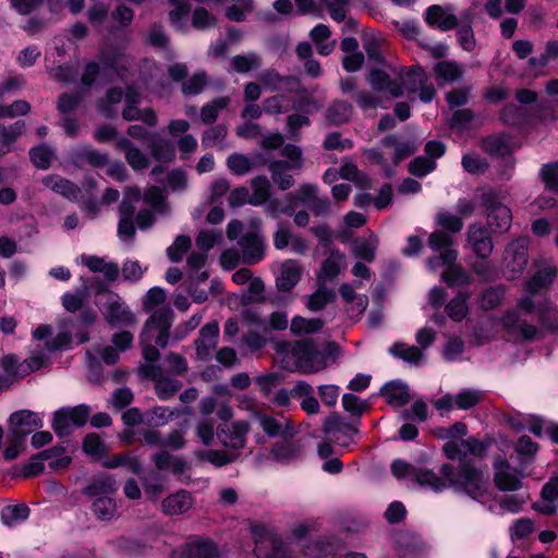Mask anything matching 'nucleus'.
Here are the masks:
<instances>
[{"label": "nucleus", "mask_w": 558, "mask_h": 558, "mask_svg": "<svg viewBox=\"0 0 558 558\" xmlns=\"http://www.w3.org/2000/svg\"><path fill=\"white\" fill-rule=\"evenodd\" d=\"M520 311L536 313L545 328L558 332V311L554 304L547 299L535 303L533 296L525 295L519 299L518 310L507 311L499 319L504 330L515 341H532L538 335L537 327L527 323Z\"/></svg>", "instance_id": "f257e3e1"}, {"label": "nucleus", "mask_w": 558, "mask_h": 558, "mask_svg": "<svg viewBox=\"0 0 558 558\" xmlns=\"http://www.w3.org/2000/svg\"><path fill=\"white\" fill-rule=\"evenodd\" d=\"M276 353L284 369L302 374L320 372L335 361L330 353L319 351L311 339L294 343L279 342L276 344Z\"/></svg>", "instance_id": "f03ea898"}, {"label": "nucleus", "mask_w": 558, "mask_h": 558, "mask_svg": "<svg viewBox=\"0 0 558 558\" xmlns=\"http://www.w3.org/2000/svg\"><path fill=\"white\" fill-rule=\"evenodd\" d=\"M428 245L434 252H440L438 256L427 260L429 269L435 270L439 266H446L441 279L450 287L463 286L469 282V276L458 265V252L452 248V236L444 231H435L429 235Z\"/></svg>", "instance_id": "7ed1b4c3"}, {"label": "nucleus", "mask_w": 558, "mask_h": 558, "mask_svg": "<svg viewBox=\"0 0 558 558\" xmlns=\"http://www.w3.org/2000/svg\"><path fill=\"white\" fill-rule=\"evenodd\" d=\"M440 474L447 480L448 485L457 492L465 493L474 500L485 498L488 482L483 473L470 463L463 464L457 473L450 464L440 468Z\"/></svg>", "instance_id": "20e7f679"}, {"label": "nucleus", "mask_w": 558, "mask_h": 558, "mask_svg": "<svg viewBox=\"0 0 558 558\" xmlns=\"http://www.w3.org/2000/svg\"><path fill=\"white\" fill-rule=\"evenodd\" d=\"M480 201L481 206L485 208L488 226L499 232L508 231L511 226L512 214L502 204L499 195L494 190H484L480 195Z\"/></svg>", "instance_id": "39448f33"}, {"label": "nucleus", "mask_w": 558, "mask_h": 558, "mask_svg": "<svg viewBox=\"0 0 558 558\" xmlns=\"http://www.w3.org/2000/svg\"><path fill=\"white\" fill-rule=\"evenodd\" d=\"M172 318L173 311L169 306L155 311L145 323L141 341L155 342L165 348L168 344Z\"/></svg>", "instance_id": "423d86ee"}, {"label": "nucleus", "mask_w": 558, "mask_h": 558, "mask_svg": "<svg viewBox=\"0 0 558 558\" xmlns=\"http://www.w3.org/2000/svg\"><path fill=\"white\" fill-rule=\"evenodd\" d=\"M90 414V410L85 404L76 407L61 408L53 413L52 428L57 436L66 437L72 432L83 426Z\"/></svg>", "instance_id": "0eeeda50"}, {"label": "nucleus", "mask_w": 558, "mask_h": 558, "mask_svg": "<svg viewBox=\"0 0 558 558\" xmlns=\"http://www.w3.org/2000/svg\"><path fill=\"white\" fill-rule=\"evenodd\" d=\"M105 303L102 305V315L106 322L111 326L129 327L135 325L136 319L132 311L122 301L118 293L107 291L105 293Z\"/></svg>", "instance_id": "6e6552de"}, {"label": "nucleus", "mask_w": 558, "mask_h": 558, "mask_svg": "<svg viewBox=\"0 0 558 558\" xmlns=\"http://www.w3.org/2000/svg\"><path fill=\"white\" fill-rule=\"evenodd\" d=\"M527 244L529 240L521 238L507 246L504 258V276L506 279L513 280L525 269L529 260Z\"/></svg>", "instance_id": "1a4fd4ad"}, {"label": "nucleus", "mask_w": 558, "mask_h": 558, "mask_svg": "<svg viewBox=\"0 0 558 558\" xmlns=\"http://www.w3.org/2000/svg\"><path fill=\"white\" fill-rule=\"evenodd\" d=\"M360 421L345 422L339 414L331 413L324 421L323 430L330 440L340 447H349L353 438L359 434Z\"/></svg>", "instance_id": "9d476101"}, {"label": "nucleus", "mask_w": 558, "mask_h": 558, "mask_svg": "<svg viewBox=\"0 0 558 558\" xmlns=\"http://www.w3.org/2000/svg\"><path fill=\"white\" fill-rule=\"evenodd\" d=\"M10 433L16 441L43 427L41 416L29 410H20L10 415Z\"/></svg>", "instance_id": "9b49d317"}, {"label": "nucleus", "mask_w": 558, "mask_h": 558, "mask_svg": "<svg viewBox=\"0 0 558 558\" xmlns=\"http://www.w3.org/2000/svg\"><path fill=\"white\" fill-rule=\"evenodd\" d=\"M248 430L247 421H235L220 425L217 429V437L223 447L238 450L245 447Z\"/></svg>", "instance_id": "f8f14e48"}, {"label": "nucleus", "mask_w": 558, "mask_h": 558, "mask_svg": "<svg viewBox=\"0 0 558 558\" xmlns=\"http://www.w3.org/2000/svg\"><path fill=\"white\" fill-rule=\"evenodd\" d=\"M392 66H389L390 73L381 69H372L367 75L369 86L376 92H383L391 97L403 95L402 84L393 75Z\"/></svg>", "instance_id": "ddd939ff"}, {"label": "nucleus", "mask_w": 558, "mask_h": 558, "mask_svg": "<svg viewBox=\"0 0 558 558\" xmlns=\"http://www.w3.org/2000/svg\"><path fill=\"white\" fill-rule=\"evenodd\" d=\"M454 9L452 5H430L425 13L426 23L435 28L442 32L456 28L458 25L459 15L453 13Z\"/></svg>", "instance_id": "4468645a"}, {"label": "nucleus", "mask_w": 558, "mask_h": 558, "mask_svg": "<svg viewBox=\"0 0 558 558\" xmlns=\"http://www.w3.org/2000/svg\"><path fill=\"white\" fill-rule=\"evenodd\" d=\"M468 242L478 258L487 259L494 248L488 230L481 223H472L468 228Z\"/></svg>", "instance_id": "2eb2a0df"}, {"label": "nucleus", "mask_w": 558, "mask_h": 558, "mask_svg": "<svg viewBox=\"0 0 558 558\" xmlns=\"http://www.w3.org/2000/svg\"><path fill=\"white\" fill-rule=\"evenodd\" d=\"M239 246L242 250L243 262L248 265H254L264 258V241L262 235L256 230L245 232L239 239Z\"/></svg>", "instance_id": "dca6fc26"}, {"label": "nucleus", "mask_w": 558, "mask_h": 558, "mask_svg": "<svg viewBox=\"0 0 558 558\" xmlns=\"http://www.w3.org/2000/svg\"><path fill=\"white\" fill-rule=\"evenodd\" d=\"M218 546L207 537L191 536L181 548V558H217Z\"/></svg>", "instance_id": "f3484780"}, {"label": "nucleus", "mask_w": 558, "mask_h": 558, "mask_svg": "<svg viewBox=\"0 0 558 558\" xmlns=\"http://www.w3.org/2000/svg\"><path fill=\"white\" fill-rule=\"evenodd\" d=\"M219 336V325L217 322L207 323L199 330L198 338L195 340L197 359L208 361L217 345Z\"/></svg>", "instance_id": "a211bd4d"}, {"label": "nucleus", "mask_w": 558, "mask_h": 558, "mask_svg": "<svg viewBox=\"0 0 558 558\" xmlns=\"http://www.w3.org/2000/svg\"><path fill=\"white\" fill-rule=\"evenodd\" d=\"M495 468V484L500 490H517L521 487L520 472L510 466V464L502 458L496 459L494 462Z\"/></svg>", "instance_id": "6ab92c4d"}, {"label": "nucleus", "mask_w": 558, "mask_h": 558, "mask_svg": "<svg viewBox=\"0 0 558 558\" xmlns=\"http://www.w3.org/2000/svg\"><path fill=\"white\" fill-rule=\"evenodd\" d=\"M99 58L105 69L111 70L116 76L122 80L126 77L130 58L122 48L106 47L100 51Z\"/></svg>", "instance_id": "aec40b11"}, {"label": "nucleus", "mask_w": 558, "mask_h": 558, "mask_svg": "<svg viewBox=\"0 0 558 558\" xmlns=\"http://www.w3.org/2000/svg\"><path fill=\"white\" fill-rule=\"evenodd\" d=\"M242 317L247 323V325L255 326L264 330H267L268 328L274 330H284L289 323L287 314L280 311L274 312L270 315L268 323L264 317L254 311L244 312Z\"/></svg>", "instance_id": "412c9836"}, {"label": "nucleus", "mask_w": 558, "mask_h": 558, "mask_svg": "<svg viewBox=\"0 0 558 558\" xmlns=\"http://www.w3.org/2000/svg\"><path fill=\"white\" fill-rule=\"evenodd\" d=\"M193 505V495L185 489H180L162 500V511L167 515H179L187 512Z\"/></svg>", "instance_id": "4be33fe9"}, {"label": "nucleus", "mask_w": 558, "mask_h": 558, "mask_svg": "<svg viewBox=\"0 0 558 558\" xmlns=\"http://www.w3.org/2000/svg\"><path fill=\"white\" fill-rule=\"evenodd\" d=\"M395 76L402 84L403 92L416 93L422 84L427 81L426 72L421 66H413L407 70L404 66H396L392 69Z\"/></svg>", "instance_id": "5701e85b"}, {"label": "nucleus", "mask_w": 558, "mask_h": 558, "mask_svg": "<svg viewBox=\"0 0 558 558\" xmlns=\"http://www.w3.org/2000/svg\"><path fill=\"white\" fill-rule=\"evenodd\" d=\"M302 274L301 265L295 259H287L280 266L279 275L276 278L277 288L280 291H291L300 281Z\"/></svg>", "instance_id": "b1692460"}, {"label": "nucleus", "mask_w": 558, "mask_h": 558, "mask_svg": "<svg viewBox=\"0 0 558 558\" xmlns=\"http://www.w3.org/2000/svg\"><path fill=\"white\" fill-rule=\"evenodd\" d=\"M381 146L386 149L393 148V154L391 156V165L393 167L416 151V146L413 142L399 141L396 134L385 136L381 140Z\"/></svg>", "instance_id": "393cba45"}, {"label": "nucleus", "mask_w": 558, "mask_h": 558, "mask_svg": "<svg viewBox=\"0 0 558 558\" xmlns=\"http://www.w3.org/2000/svg\"><path fill=\"white\" fill-rule=\"evenodd\" d=\"M474 13L472 10L460 12L457 28V36L461 47L472 51L475 47V37L472 29Z\"/></svg>", "instance_id": "a878e982"}, {"label": "nucleus", "mask_w": 558, "mask_h": 558, "mask_svg": "<svg viewBox=\"0 0 558 558\" xmlns=\"http://www.w3.org/2000/svg\"><path fill=\"white\" fill-rule=\"evenodd\" d=\"M43 184L53 192L64 196L70 201L77 199L81 195V189L68 179L58 174H50L43 179Z\"/></svg>", "instance_id": "bb28decb"}, {"label": "nucleus", "mask_w": 558, "mask_h": 558, "mask_svg": "<svg viewBox=\"0 0 558 558\" xmlns=\"http://www.w3.org/2000/svg\"><path fill=\"white\" fill-rule=\"evenodd\" d=\"M464 72L465 66L453 60L439 61L434 66L435 78L439 85L459 81Z\"/></svg>", "instance_id": "cd10ccee"}, {"label": "nucleus", "mask_w": 558, "mask_h": 558, "mask_svg": "<svg viewBox=\"0 0 558 558\" xmlns=\"http://www.w3.org/2000/svg\"><path fill=\"white\" fill-rule=\"evenodd\" d=\"M31 514V509L26 504H13L4 506L0 511L1 523L10 529L24 523Z\"/></svg>", "instance_id": "c85d7f7f"}, {"label": "nucleus", "mask_w": 558, "mask_h": 558, "mask_svg": "<svg viewBox=\"0 0 558 558\" xmlns=\"http://www.w3.org/2000/svg\"><path fill=\"white\" fill-rule=\"evenodd\" d=\"M388 404L402 407L410 401V392L407 384L400 380L387 383L380 390Z\"/></svg>", "instance_id": "c756f323"}, {"label": "nucleus", "mask_w": 558, "mask_h": 558, "mask_svg": "<svg viewBox=\"0 0 558 558\" xmlns=\"http://www.w3.org/2000/svg\"><path fill=\"white\" fill-rule=\"evenodd\" d=\"M147 146L153 158L157 161L169 162L175 157V148L173 144L156 133L149 135V143Z\"/></svg>", "instance_id": "7c9ffc66"}, {"label": "nucleus", "mask_w": 558, "mask_h": 558, "mask_svg": "<svg viewBox=\"0 0 558 558\" xmlns=\"http://www.w3.org/2000/svg\"><path fill=\"white\" fill-rule=\"evenodd\" d=\"M268 170L274 183L282 191L289 190L293 184V177L289 173L296 170L288 165L287 160H274L269 163Z\"/></svg>", "instance_id": "2f4dec72"}, {"label": "nucleus", "mask_w": 558, "mask_h": 558, "mask_svg": "<svg viewBox=\"0 0 558 558\" xmlns=\"http://www.w3.org/2000/svg\"><path fill=\"white\" fill-rule=\"evenodd\" d=\"M258 80L269 90H287L292 92L291 84L296 80L293 76H282L274 69H268L259 74Z\"/></svg>", "instance_id": "473e14b6"}, {"label": "nucleus", "mask_w": 558, "mask_h": 558, "mask_svg": "<svg viewBox=\"0 0 558 558\" xmlns=\"http://www.w3.org/2000/svg\"><path fill=\"white\" fill-rule=\"evenodd\" d=\"M330 35L331 32L325 24H318L311 31V38L322 56L330 54L336 47V40H329Z\"/></svg>", "instance_id": "72a5a7b5"}, {"label": "nucleus", "mask_w": 558, "mask_h": 558, "mask_svg": "<svg viewBox=\"0 0 558 558\" xmlns=\"http://www.w3.org/2000/svg\"><path fill=\"white\" fill-rule=\"evenodd\" d=\"M353 113V107L345 100H335L326 110V119L332 125L347 123Z\"/></svg>", "instance_id": "f704fd0d"}, {"label": "nucleus", "mask_w": 558, "mask_h": 558, "mask_svg": "<svg viewBox=\"0 0 558 558\" xmlns=\"http://www.w3.org/2000/svg\"><path fill=\"white\" fill-rule=\"evenodd\" d=\"M117 489L116 478L109 474H101L95 477L89 485L83 488V494L95 497L114 493Z\"/></svg>", "instance_id": "c9c22d12"}, {"label": "nucleus", "mask_w": 558, "mask_h": 558, "mask_svg": "<svg viewBox=\"0 0 558 558\" xmlns=\"http://www.w3.org/2000/svg\"><path fill=\"white\" fill-rule=\"evenodd\" d=\"M344 265V254L340 251H331L322 265L320 272L318 274V280L325 281L336 278Z\"/></svg>", "instance_id": "e433bc0d"}, {"label": "nucleus", "mask_w": 558, "mask_h": 558, "mask_svg": "<svg viewBox=\"0 0 558 558\" xmlns=\"http://www.w3.org/2000/svg\"><path fill=\"white\" fill-rule=\"evenodd\" d=\"M389 353L409 364L417 365L424 357L423 351L415 345L397 342L389 348Z\"/></svg>", "instance_id": "4c0bfd02"}, {"label": "nucleus", "mask_w": 558, "mask_h": 558, "mask_svg": "<svg viewBox=\"0 0 558 558\" xmlns=\"http://www.w3.org/2000/svg\"><path fill=\"white\" fill-rule=\"evenodd\" d=\"M556 276L554 268H544L538 270L529 281L525 283V290L531 294L530 296L547 289Z\"/></svg>", "instance_id": "58836bf2"}, {"label": "nucleus", "mask_w": 558, "mask_h": 558, "mask_svg": "<svg viewBox=\"0 0 558 558\" xmlns=\"http://www.w3.org/2000/svg\"><path fill=\"white\" fill-rule=\"evenodd\" d=\"M378 243V238L374 233H371L367 238L357 239L354 242L353 253L355 257L371 263L375 259Z\"/></svg>", "instance_id": "ea45409f"}, {"label": "nucleus", "mask_w": 558, "mask_h": 558, "mask_svg": "<svg viewBox=\"0 0 558 558\" xmlns=\"http://www.w3.org/2000/svg\"><path fill=\"white\" fill-rule=\"evenodd\" d=\"M324 327L320 318H304L295 316L291 320L290 330L294 336H302L319 331Z\"/></svg>", "instance_id": "a19ab883"}, {"label": "nucleus", "mask_w": 558, "mask_h": 558, "mask_svg": "<svg viewBox=\"0 0 558 558\" xmlns=\"http://www.w3.org/2000/svg\"><path fill=\"white\" fill-rule=\"evenodd\" d=\"M122 98L123 93L121 88L114 87L109 89L106 98L99 100L97 104L98 112L107 119L116 117L117 110L113 108V106L120 104Z\"/></svg>", "instance_id": "79ce46f5"}, {"label": "nucleus", "mask_w": 558, "mask_h": 558, "mask_svg": "<svg viewBox=\"0 0 558 558\" xmlns=\"http://www.w3.org/2000/svg\"><path fill=\"white\" fill-rule=\"evenodd\" d=\"M257 161L251 159L250 157L234 153L230 155L227 159V166L230 171L236 175H244L248 173L253 168L259 166Z\"/></svg>", "instance_id": "37998d69"}, {"label": "nucleus", "mask_w": 558, "mask_h": 558, "mask_svg": "<svg viewBox=\"0 0 558 558\" xmlns=\"http://www.w3.org/2000/svg\"><path fill=\"white\" fill-rule=\"evenodd\" d=\"M230 104L228 96L217 97L204 105L201 109V119L205 124H211L218 118L219 112Z\"/></svg>", "instance_id": "c03bdc74"}, {"label": "nucleus", "mask_w": 558, "mask_h": 558, "mask_svg": "<svg viewBox=\"0 0 558 558\" xmlns=\"http://www.w3.org/2000/svg\"><path fill=\"white\" fill-rule=\"evenodd\" d=\"M469 293L460 292L446 306L447 315L454 322H461L469 313L468 299Z\"/></svg>", "instance_id": "a18cd8bd"}, {"label": "nucleus", "mask_w": 558, "mask_h": 558, "mask_svg": "<svg viewBox=\"0 0 558 558\" xmlns=\"http://www.w3.org/2000/svg\"><path fill=\"white\" fill-rule=\"evenodd\" d=\"M416 482L420 486L433 492H441L447 487V480L439 477L435 472L429 470H421L416 473Z\"/></svg>", "instance_id": "49530a36"}, {"label": "nucleus", "mask_w": 558, "mask_h": 558, "mask_svg": "<svg viewBox=\"0 0 558 558\" xmlns=\"http://www.w3.org/2000/svg\"><path fill=\"white\" fill-rule=\"evenodd\" d=\"M253 193L248 199V203L252 205H262L264 204L270 193V183L268 179L264 175L256 177L251 182Z\"/></svg>", "instance_id": "de8ad7c7"}, {"label": "nucleus", "mask_w": 558, "mask_h": 558, "mask_svg": "<svg viewBox=\"0 0 558 558\" xmlns=\"http://www.w3.org/2000/svg\"><path fill=\"white\" fill-rule=\"evenodd\" d=\"M232 69L238 73H246L251 70L260 68V57L255 52L238 54L231 59Z\"/></svg>", "instance_id": "09e8293b"}, {"label": "nucleus", "mask_w": 558, "mask_h": 558, "mask_svg": "<svg viewBox=\"0 0 558 558\" xmlns=\"http://www.w3.org/2000/svg\"><path fill=\"white\" fill-rule=\"evenodd\" d=\"M456 408L459 410H469L483 401L485 393L478 389H464L454 395Z\"/></svg>", "instance_id": "8fccbe9b"}, {"label": "nucleus", "mask_w": 558, "mask_h": 558, "mask_svg": "<svg viewBox=\"0 0 558 558\" xmlns=\"http://www.w3.org/2000/svg\"><path fill=\"white\" fill-rule=\"evenodd\" d=\"M196 457L199 460L207 461L215 466H223L230 462H233L236 458L234 453H228L222 450H202L196 452Z\"/></svg>", "instance_id": "3c124183"}, {"label": "nucleus", "mask_w": 558, "mask_h": 558, "mask_svg": "<svg viewBox=\"0 0 558 558\" xmlns=\"http://www.w3.org/2000/svg\"><path fill=\"white\" fill-rule=\"evenodd\" d=\"M506 290L504 286H497L486 289L482 293L481 307L485 311L499 306L505 298Z\"/></svg>", "instance_id": "603ef678"}, {"label": "nucleus", "mask_w": 558, "mask_h": 558, "mask_svg": "<svg viewBox=\"0 0 558 558\" xmlns=\"http://www.w3.org/2000/svg\"><path fill=\"white\" fill-rule=\"evenodd\" d=\"M140 104V94L135 88L129 86L125 94V108L122 117L126 121L138 120L141 111L136 106Z\"/></svg>", "instance_id": "864d4df0"}, {"label": "nucleus", "mask_w": 558, "mask_h": 558, "mask_svg": "<svg viewBox=\"0 0 558 558\" xmlns=\"http://www.w3.org/2000/svg\"><path fill=\"white\" fill-rule=\"evenodd\" d=\"M174 412L167 407H155L145 414V423L149 426L160 427L166 425L172 417Z\"/></svg>", "instance_id": "5fc2aeb1"}, {"label": "nucleus", "mask_w": 558, "mask_h": 558, "mask_svg": "<svg viewBox=\"0 0 558 558\" xmlns=\"http://www.w3.org/2000/svg\"><path fill=\"white\" fill-rule=\"evenodd\" d=\"M360 287H361L360 282L355 283L354 286L349 284V283H343L339 288V293H340L341 298L345 301V303L356 302L359 312H363L368 304V299L366 295H356L355 294L354 289L360 288Z\"/></svg>", "instance_id": "6e6d98bb"}, {"label": "nucleus", "mask_w": 558, "mask_h": 558, "mask_svg": "<svg viewBox=\"0 0 558 558\" xmlns=\"http://www.w3.org/2000/svg\"><path fill=\"white\" fill-rule=\"evenodd\" d=\"M400 418L403 421L413 420L423 423L428 418V408L422 399L415 400L409 409L400 413Z\"/></svg>", "instance_id": "4d7b16f0"}, {"label": "nucleus", "mask_w": 558, "mask_h": 558, "mask_svg": "<svg viewBox=\"0 0 558 558\" xmlns=\"http://www.w3.org/2000/svg\"><path fill=\"white\" fill-rule=\"evenodd\" d=\"M77 159L86 160L92 167H104L108 162V155L90 146H84L76 151Z\"/></svg>", "instance_id": "13d9d810"}, {"label": "nucleus", "mask_w": 558, "mask_h": 558, "mask_svg": "<svg viewBox=\"0 0 558 558\" xmlns=\"http://www.w3.org/2000/svg\"><path fill=\"white\" fill-rule=\"evenodd\" d=\"M258 422L263 428V430L271 437L278 435L287 436V433L283 432V426L288 425V422L284 418H276L266 414L258 415Z\"/></svg>", "instance_id": "bf43d9fd"}, {"label": "nucleus", "mask_w": 558, "mask_h": 558, "mask_svg": "<svg viewBox=\"0 0 558 558\" xmlns=\"http://www.w3.org/2000/svg\"><path fill=\"white\" fill-rule=\"evenodd\" d=\"M116 510L114 501L108 497H99L93 504L95 515L102 521L111 520L116 514Z\"/></svg>", "instance_id": "052dcab7"}, {"label": "nucleus", "mask_w": 558, "mask_h": 558, "mask_svg": "<svg viewBox=\"0 0 558 558\" xmlns=\"http://www.w3.org/2000/svg\"><path fill=\"white\" fill-rule=\"evenodd\" d=\"M29 156L35 167L39 169H48L53 156V151L48 145L41 144L39 146L33 147L29 151Z\"/></svg>", "instance_id": "680f3d73"}, {"label": "nucleus", "mask_w": 558, "mask_h": 558, "mask_svg": "<svg viewBox=\"0 0 558 558\" xmlns=\"http://www.w3.org/2000/svg\"><path fill=\"white\" fill-rule=\"evenodd\" d=\"M83 450L88 456L99 458L107 452V447L99 435L92 433L86 435V437L84 438Z\"/></svg>", "instance_id": "e2e57ef3"}, {"label": "nucleus", "mask_w": 558, "mask_h": 558, "mask_svg": "<svg viewBox=\"0 0 558 558\" xmlns=\"http://www.w3.org/2000/svg\"><path fill=\"white\" fill-rule=\"evenodd\" d=\"M436 222L442 229L452 233L460 232L463 227L462 219L459 216L453 215L447 210H441L437 214Z\"/></svg>", "instance_id": "0e129e2a"}, {"label": "nucleus", "mask_w": 558, "mask_h": 558, "mask_svg": "<svg viewBox=\"0 0 558 558\" xmlns=\"http://www.w3.org/2000/svg\"><path fill=\"white\" fill-rule=\"evenodd\" d=\"M191 239L186 235H179L173 244L167 248V255L173 263H178L183 258V255L191 247Z\"/></svg>", "instance_id": "69168bd1"}, {"label": "nucleus", "mask_w": 558, "mask_h": 558, "mask_svg": "<svg viewBox=\"0 0 558 558\" xmlns=\"http://www.w3.org/2000/svg\"><path fill=\"white\" fill-rule=\"evenodd\" d=\"M436 169V161L427 157H416L409 165L411 174L423 178Z\"/></svg>", "instance_id": "338daca9"}, {"label": "nucleus", "mask_w": 558, "mask_h": 558, "mask_svg": "<svg viewBox=\"0 0 558 558\" xmlns=\"http://www.w3.org/2000/svg\"><path fill=\"white\" fill-rule=\"evenodd\" d=\"M539 174L546 189L558 191V162L543 166Z\"/></svg>", "instance_id": "774afa93"}]
</instances>
